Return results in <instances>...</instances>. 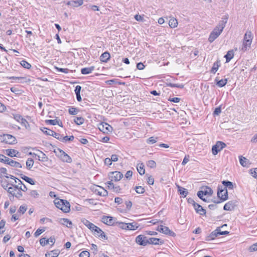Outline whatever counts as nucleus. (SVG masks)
I'll use <instances>...</instances> for the list:
<instances>
[{
    "label": "nucleus",
    "instance_id": "b1692460",
    "mask_svg": "<svg viewBox=\"0 0 257 257\" xmlns=\"http://www.w3.org/2000/svg\"><path fill=\"white\" fill-rule=\"evenodd\" d=\"M6 154L11 157H18L19 152L15 149H9L6 150Z\"/></svg>",
    "mask_w": 257,
    "mask_h": 257
},
{
    "label": "nucleus",
    "instance_id": "423d86ee",
    "mask_svg": "<svg viewBox=\"0 0 257 257\" xmlns=\"http://www.w3.org/2000/svg\"><path fill=\"white\" fill-rule=\"evenodd\" d=\"M54 152L56 155L61 159V160L67 163H71L72 162L71 158L63 150H61L59 148H57L54 150Z\"/></svg>",
    "mask_w": 257,
    "mask_h": 257
},
{
    "label": "nucleus",
    "instance_id": "f704fd0d",
    "mask_svg": "<svg viewBox=\"0 0 257 257\" xmlns=\"http://www.w3.org/2000/svg\"><path fill=\"white\" fill-rule=\"evenodd\" d=\"M234 54L232 50L228 51L224 57L226 58V62H228L233 57Z\"/></svg>",
    "mask_w": 257,
    "mask_h": 257
},
{
    "label": "nucleus",
    "instance_id": "774afa93",
    "mask_svg": "<svg viewBox=\"0 0 257 257\" xmlns=\"http://www.w3.org/2000/svg\"><path fill=\"white\" fill-rule=\"evenodd\" d=\"M111 162H116L118 160V156L115 154L112 155L110 158Z\"/></svg>",
    "mask_w": 257,
    "mask_h": 257
},
{
    "label": "nucleus",
    "instance_id": "6e6d98bb",
    "mask_svg": "<svg viewBox=\"0 0 257 257\" xmlns=\"http://www.w3.org/2000/svg\"><path fill=\"white\" fill-rule=\"evenodd\" d=\"M21 178L28 182L29 184L32 185V179L29 178L25 175L21 176Z\"/></svg>",
    "mask_w": 257,
    "mask_h": 257
},
{
    "label": "nucleus",
    "instance_id": "e2e57ef3",
    "mask_svg": "<svg viewBox=\"0 0 257 257\" xmlns=\"http://www.w3.org/2000/svg\"><path fill=\"white\" fill-rule=\"evenodd\" d=\"M147 182L149 185H153L154 183V179L152 176H148Z\"/></svg>",
    "mask_w": 257,
    "mask_h": 257
},
{
    "label": "nucleus",
    "instance_id": "473e14b6",
    "mask_svg": "<svg viewBox=\"0 0 257 257\" xmlns=\"http://www.w3.org/2000/svg\"><path fill=\"white\" fill-rule=\"evenodd\" d=\"M233 208L234 205L233 202L229 201L224 205L223 209L226 211H230L233 209Z\"/></svg>",
    "mask_w": 257,
    "mask_h": 257
},
{
    "label": "nucleus",
    "instance_id": "8fccbe9b",
    "mask_svg": "<svg viewBox=\"0 0 257 257\" xmlns=\"http://www.w3.org/2000/svg\"><path fill=\"white\" fill-rule=\"evenodd\" d=\"M101 192H99V195L102 196H106L108 194L107 191L103 188H99Z\"/></svg>",
    "mask_w": 257,
    "mask_h": 257
},
{
    "label": "nucleus",
    "instance_id": "4be33fe9",
    "mask_svg": "<svg viewBox=\"0 0 257 257\" xmlns=\"http://www.w3.org/2000/svg\"><path fill=\"white\" fill-rule=\"evenodd\" d=\"M196 205L193 207L195 209L196 212L200 215H203L206 214V210L199 204L196 203Z\"/></svg>",
    "mask_w": 257,
    "mask_h": 257
},
{
    "label": "nucleus",
    "instance_id": "58836bf2",
    "mask_svg": "<svg viewBox=\"0 0 257 257\" xmlns=\"http://www.w3.org/2000/svg\"><path fill=\"white\" fill-rule=\"evenodd\" d=\"M158 138L151 137L147 140V143L149 144H153L157 142Z\"/></svg>",
    "mask_w": 257,
    "mask_h": 257
},
{
    "label": "nucleus",
    "instance_id": "e433bc0d",
    "mask_svg": "<svg viewBox=\"0 0 257 257\" xmlns=\"http://www.w3.org/2000/svg\"><path fill=\"white\" fill-rule=\"evenodd\" d=\"M239 163L243 167H246L247 165V159L242 156L239 157Z\"/></svg>",
    "mask_w": 257,
    "mask_h": 257
},
{
    "label": "nucleus",
    "instance_id": "a878e982",
    "mask_svg": "<svg viewBox=\"0 0 257 257\" xmlns=\"http://www.w3.org/2000/svg\"><path fill=\"white\" fill-rule=\"evenodd\" d=\"M11 185L12 186H10L8 187L7 191L13 195V194H15V192H16V190H17V189L19 187V185H15L14 182H11Z\"/></svg>",
    "mask_w": 257,
    "mask_h": 257
},
{
    "label": "nucleus",
    "instance_id": "09e8293b",
    "mask_svg": "<svg viewBox=\"0 0 257 257\" xmlns=\"http://www.w3.org/2000/svg\"><path fill=\"white\" fill-rule=\"evenodd\" d=\"M137 193L142 194L145 192V189L142 186H137L135 188Z\"/></svg>",
    "mask_w": 257,
    "mask_h": 257
},
{
    "label": "nucleus",
    "instance_id": "4d7b16f0",
    "mask_svg": "<svg viewBox=\"0 0 257 257\" xmlns=\"http://www.w3.org/2000/svg\"><path fill=\"white\" fill-rule=\"evenodd\" d=\"M89 252L88 251L84 250L82 251L80 254V257H89Z\"/></svg>",
    "mask_w": 257,
    "mask_h": 257
},
{
    "label": "nucleus",
    "instance_id": "7ed1b4c3",
    "mask_svg": "<svg viewBox=\"0 0 257 257\" xmlns=\"http://www.w3.org/2000/svg\"><path fill=\"white\" fill-rule=\"evenodd\" d=\"M217 190V196L220 199V200L213 201L215 204L220 203L228 199L227 190L225 187H223L222 186L219 185Z\"/></svg>",
    "mask_w": 257,
    "mask_h": 257
},
{
    "label": "nucleus",
    "instance_id": "6e6552de",
    "mask_svg": "<svg viewBox=\"0 0 257 257\" xmlns=\"http://www.w3.org/2000/svg\"><path fill=\"white\" fill-rule=\"evenodd\" d=\"M213 194V190L208 187H205L202 188V190L197 192V196L199 198H202L203 195H208L210 196Z\"/></svg>",
    "mask_w": 257,
    "mask_h": 257
},
{
    "label": "nucleus",
    "instance_id": "bb28decb",
    "mask_svg": "<svg viewBox=\"0 0 257 257\" xmlns=\"http://www.w3.org/2000/svg\"><path fill=\"white\" fill-rule=\"evenodd\" d=\"M94 66L83 68L81 69V72L82 74H88L91 73L94 70Z\"/></svg>",
    "mask_w": 257,
    "mask_h": 257
},
{
    "label": "nucleus",
    "instance_id": "2f4dec72",
    "mask_svg": "<svg viewBox=\"0 0 257 257\" xmlns=\"http://www.w3.org/2000/svg\"><path fill=\"white\" fill-rule=\"evenodd\" d=\"M220 61L217 60L214 63L213 65L211 70V72L212 73L215 74L216 72L218 69L219 67L220 66Z\"/></svg>",
    "mask_w": 257,
    "mask_h": 257
},
{
    "label": "nucleus",
    "instance_id": "864d4df0",
    "mask_svg": "<svg viewBox=\"0 0 257 257\" xmlns=\"http://www.w3.org/2000/svg\"><path fill=\"white\" fill-rule=\"evenodd\" d=\"M52 136L56 138L58 140L62 141L63 136L60 134L56 133L54 132V134L52 135Z\"/></svg>",
    "mask_w": 257,
    "mask_h": 257
},
{
    "label": "nucleus",
    "instance_id": "052dcab7",
    "mask_svg": "<svg viewBox=\"0 0 257 257\" xmlns=\"http://www.w3.org/2000/svg\"><path fill=\"white\" fill-rule=\"evenodd\" d=\"M13 196H16L17 198H20L22 196V194L20 190H19L18 188L17 190H16V192H15V194H13Z\"/></svg>",
    "mask_w": 257,
    "mask_h": 257
},
{
    "label": "nucleus",
    "instance_id": "69168bd1",
    "mask_svg": "<svg viewBox=\"0 0 257 257\" xmlns=\"http://www.w3.org/2000/svg\"><path fill=\"white\" fill-rule=\"evenodd\" d=\"M137 67L139 70H142L145 68V65L143 63L140 62L137 64Z\"/></svg>",
    "mask_w": 257,
    "mask_h": 257
},
{
    "label": "nucleus",
    "instance_id": "c756f323",
    "mask_svg": "<svg viewBox=\"0 0 257 257\" xmlns=\"http://www.w3.org/2000/svg\"><path fill=\"white\" fill-rule=\"evenodd\" d=\"M176 186L178 188V191L180 192V194L183 195V197H185L188 193L187 189L180 186L178 185H176Z\"/></svg>",
    "mask_w": 257,
    "mask_h": 257
},
{
    "label": "nucleus",
    "instance_id": "4c0bfd02",
    "mask_svg": "<svg viewBox=\"0 0 257 257\" xmlns=\"http://www.w3.org/2000/svg\"><path fill=\"white\" fill-rule=\"evenodd\" d=\"M137 170L141 175H144L145 173L144 165L143 163L141 164L139 167H137Z\"/></svg>",
    "mask_w": 257,
    "mask_h": 257
},
{
    "label": "nucleus",
    "instance_id": "2eb2a0df",
    "mask_svg": "<svg viewBox=\"0 0 257 257\" xmlns=\"http://www.w3.org/2000/svg\"><path fill=\"white\" fill-rule=\"evenodd\" d=\"M55 238L51 237L47 239L46 238H42L40 240V243L42 246H45L50 242L51 243V245H53L55 243Z\"/></svg>",
    "mask_w": 257,
    "mask_h": 257
},
{
    "label": "nucleus",
    "instance_id": "c9c22d12",
    "mask_svg": "<svg viewBox=\"0 0 257 257\" xmlns=\"http://www.w3.org/2000/svg\"><path fill=\"white\" fill-rule=\"evenodd\" d=\"M9 165H10L12 167L18 168H22V165L19 162L15 161L13 160H12V161H10V162L9 163Z\"/></svg>",
    "mask_w": 257,
    "mask_h": 257
},
{
    "label": "nucleus",
    "instance_id": "3c124183",
    "mask_svg": "<svg viewBox=\"0 0 257 257\" xmlns=\"http://www.w3.org/2000/svg\"><path fill=\"white\" fill-rule=\"evenodd\" d=\"M45 231V228H43V229H38L35 232V236L36 237L39 236L41 233H42L43 232Z\"/></svg>",
    "mask_w": 257,
    "mask_h": 257
},
{
    "label": "nucleus",
    "instance_id": "f3484780",
    "mask_svg": "<svg viewBox=\"0 0 257 257\" xmlns=\"http://www.w3.org/2000/svg\"><path fill=\"white\" fill-rule=\"evenodd\" d=\"M148 244H162L164 243L163 240L161 239L155 238V237H150L148 238Z\"/></svg>",
    "mask_w": 257,
    "mask_h": 257
},
{
    "label": "nucleus",
    "instance_id": "680f3d73",
    "mask_svg": "<svg viewBox=\"0 0 257 257\" xmlns=\"http://www.w3.org/2000/svg\"><path fill=\"white\" fill-rule=\"evenodd\" d=\"M249 250L251 252L256 251L257 250V242L252 244V245H251L249 248Z\"/></svg>",
    "mask_w": 257,
    "mask_h": 257
},
{
    "label": "nucleus",
    "instance_id": "412c9836",
    "mask_svg": "<svg viewBox=\"0 0 257 257\" xmlns=\"http://www.w3.org/2000/svg\"><path fill=\"white\" fill-rule=\"evenodd\" d=\"M83 0L72 1L68 2L66 5L72 7H77L83 4Z\"/></svg>",
    "mask_w": 257,
    "mask_h": 257
},
{
    "label": "nucleus",
    "instance_id": "a19ab883",
    "mask_svg": "<svg viewBox=\"0 0 257 257\" xmlns=\"http://www.w3.org/2000/svg\"><path fill=\"white\" fill-rule=\"evenodd\" d=\"M1 157L2 158V160H1L0 162L4 163L5 164H7L9 165V163L10 162V161H12V159H10L8 157H7L3 155V156H1Z\"/></svg>",
    "mask_w": 257,
    "mask_h": 257
},
{
    "label": "nucleus",
    "instance_id": "37998d69",
    "mask_svg": "<svg viewBox=\"0 0 257 257\" xmlns=\"http://www.w3.org/2000/svg\"><path fill=\"white\" fill-rule=\"evenodd\" d=\"M1 185L3 187L4 189L7 191L8 187H9V185H11V183L7 182V181H1Z\"/></svg>",
    "mask_w": 257,
    "mask_h": 257
},
{
    "label": "nucleus",
    "instance_id": "aec40b11",
    "mask_svg": "<svg viewBox=\"0 0 257 257\" xmlns=\"http://www.w3.org/2000/svg\"><path fill=\"white\" fill-rule=\"evenodd\" d=\"M81 222L86 226H87L91 231H93L94 228L95 227L96 225H94L93 223L90 222L89 221L87 220L85 218H82L81 219Z\"/></svg>",
    "mask_w": 257,
    "mask_h": 257
},
{
    "label": "nucleus",
    "instance_id": "9d476101",
    "mask_svg": "<svg viewBox=\"0 0 257 257\" xmlns=\"http://www.w3.org/2000/svg\"><path fill=\"white\" fill-rule=\"evenodd\" d=\"M98 127L100 131L105 134H108L112 131V127L105 122H101L98 124Z\"/></svg>",
    "mask_w": 257,
    "mask_h": 257
},
{
    "label": "nucleus",
    "instance_id": "ddd939ff",
    "mask_svg": "<svg viewBox=\"0 0 257 257\" xmlns=\"http://www.w3.org/2000/svg\"><path fill=\"white\" fill-rule=\"evenodd\" d=\"M93 234L96 236H98L101 239H107V236L105 234L104 232L97 226H95L93 231H92Z\"/></svg>",
    "mask_w": 257,
    "mask_h": 257
},
{
    "label": "nucleus",
    "instance_id": "f03ea898",
    "mask_svg": "<svg viewBox=\"0 0 257 257\" xmlns=\"http://www.w3.org/2000/svg\"><path fill=\"white\" fill-rule=\"evenodd\" d=\"M54 203L58 208L64 212H69L70 210V204L67 200L57 198L54 200Z\"/></svg>",
    "mask_w": 257,
    "mask_h": 257
},
{
    "label": "nucleus",
    "instance_id": "5fc2aeb1",
    "mask_svg": "<svg viewBox=\"0 0 257 257\" xmlns=\"http://www.w3.org/2000/svg\"><path fill=\"white\" fill-rule=\"evenodd\" d=\"M250 174L252 176L255 178H257V168H254L250 170Z\"/></svg>",
    "mask_w": 257,
    "mask_h": 257
},
{
    "label": "nucleus",
    "instance_id": "79ce46f5",
    "mask_svg": "<svg viewBox=\"0 0 257 257\" xmlns=\"http://www.w3.org/2000/svg\"><path fill=\"white\" fill-rule=\"evenodd\" d=\"M41 130L44 134L51 136H52L54 132L53 131L48 129L45 127H44L43 129H42Z\"/></svg>",
    "mask_w": 257,
    "mask_h": 257
},
{
    "label": "nucleus",
    "instance_id": "393cba45",
    "mask_svg": "<svg viewBox=\"0 0 257 257\" xmlns=\"http://www.w3.org/2000/svg\"><path fill=\"white\" fill-rule=\"evenodd\" d=\"M218 230V229H216L215 230L213 231L208 236H206L205 240L209 241L215 239L216 237L218 236V234H217Z\"/></svg>",
    "mask_w": 257,
    "mask_h": 257
},
{
    "label": "nucleus",
    "instance_id": "de8ad7c7",
    "mask_svg": "<svg viewBox=\"0 0 257 257\" xmlns=\"http://www.w3.org/2000/svg\"><path fill=\"white\" fill-rule=\"evenodd\" d=\"M74 139V137L73 136H71L70 137H68V136H65V137H63V139H62V142H67V141H73Z\"/></svg>",
    "mask_w": 257,
    "mask_h": 257
},
{
    "label": "nucleus",
    "instance_id": "ea45409f",
    "mask_svg": "<svg viewBox=\"0 0 257 257\" xmlns=\"http://www.w3.org/2000/svg\"><path fill=\"white\" fill-rule=\"evenodd\" d=\"M74 121L78 125H80L83 123L84 119L82 117H77L74 119Z\"/></svg>",
    "mask_w": 257,
    "mask_h": 257
},
{
    "label": "nucleus",
    "instance_id": "603ef678",
    "mask_svg": "<svg viewBox=\"0 0 257 257\" xmlns=\"http://www.w3.org/2000/svg\"><path fill=\"white\" fill-rule=\"evenodd\" d=\"M78 111L77 109L76 108H74V107H71L69 109V113L72 115L76 114L77 113Z\"/></svg>",
    "mask_w": 257,
    "mask_h": 257
},
{
    "label": "nucleus",
    "instance_id": "0e129e2a",
    "mask_svg": "<svg viewBox=\"0 0 257 257\" xmlns=\"http://www.w3.org/2000/svg\"><path fill=\"white\" fill-rule=\"evenodd\" d=\"M168 100L173 102H179L180 100V98L179 97H173V98H169Z\"/></svg>",
    "mask_w": 257,
    "mask_h": 257
},
{
    "label": "nucleus",
    "instance_id": "7c9ffc66",
    "mask_svg": "<svg viewBox=\"0 0 257 257\" xmlns=\"http://www.w3.org/2000/svg\"><path fill=\"white\" fill-rule=\"evenodd\" d=\"M222 184L226 189L228 188L229 189H233L234 188L233 184L230 181L224 180L222 182Z\"/></svg>",
    "mask_w": 257,
    "mask_h": 257
},
{
    "label": "nucleus",
    "instance_id": "1a4fd4ad",
    "mask_svg": "<svg viewBox=\"0 0 257 257\" xmlns=\"http://www.w3.org/2000/svg\"><path fill=\"white\" fill-rule=\"evenodd\" d=\"M33 159L38 160L42 162H46L48 161V158L42 152L37 150V153H33Z\"/></svg>",
    "mask_w": 257,
    "mask_h": 257
},
{
    "label": "nucleus",
    "instance_id": "39448f33",
    "mask_svg": "<svg viewBox=\"0 0 257 257\" xmlns=\"http://www.w3.org/2000/svg\"><path fill=\"white\" fill-rule=\"evenodd\" d=\"M252 36L250 31H247L244 36V41L241 48L243 51H247L250 47Z\"/></svg>",
    "mask_w": 257,
    "mask_h": 257
},
{
    "label": "nucleus",
    "instance_id": "0eeeda50",
    "mask_svg": "<svg viewBox=\"0 0 257 257\" xmlns=\"http://www.w3.org/2000/svg\"><path fill=\"white\" fill-rule=\"evenodd\" d=\"M226 144L221 141H217L215 145L212 147V153L214 155H217L218 152L221 151L226 147Z\"/></svg>",
    "mask_w": 257,
    "mask_h": 257
},
{
    "label": "nucleus",
    "instance_id": "f257e3e1",
    "mask_svg": "<svg viewBox=\"0 0 257 257\" xmlns=\"http://www.w3.org/2000/svg\"><path fill=\"white\" fill-rule=\"evenodd\" d=\"M227 17L222 18L219 21L218 24L215 27L210 33L208 38V41L210 43L213 42L222 33L225 25L227 22Z\"/></svg>",
    "mask_w": 257,
    "mask_h": 257
},
{
    "label": "nucleus",
    "instance_id": "5701e85b",
    "mask_svg": "<svg viewBox=\"0 0 257 257\" xmlns=\"http://www.w3.org/2000/svg\"><path fill=\"white\" fill-rule=\"evenodd\" d=\"M60 253L59 249H54L46 253L45 257H58Z\"/></svg>",
    "mask_w": 257,
    "mask_h": 257
},
{
    "label": "nucleus",
    "instance_id": "9b49d317",
    "mask_svg": "<svg viewBox=\"0 0 257 257\" xmlns=\"http://www.w3.org/2000/svg\"><path fill=\"white\" fill-rule=\"evenodd\" d=\"M109 179L111 180V181H119L122 177H123V174L118 171L112 172L109 174Z\"/></svg>",
    "mask_w": 257,
    "mask_h": 257
},
{
    "label": "nucleus",
    "instance_id": "c85d7f7f",
    "mask_svg": "<svg viewBox=\"0 0 257 257\" xmlns=\"http://www.w3.org/2000/svg\"><path fill=\"white\" fill-rule=\"evenodd\" d=\"M215 81L216 82V84L220 87L225 86L227 82V79L219 80L217 77L215 78Z\"/></svg>",
    "mask_w": 257,
    "mask_h": 257
},
{
    "label": "nucleus",
    "instance_id": "dca6fc26",
    "mask_svg": "<svg viewBox=\"0 0 257 257\" xmlns=\"http://www.w3.org/2000/svg\"><path fill=\"white\" fill-rule=\"evenodd\" d=\"M4 141L9 144H13L16 143V139L15 137L10 135H4Z\"/></svg>",
    "mask_w": 257,
    "mask_h": 257
},
{
    "label": "nucleus",
    "instance_id": "6ab92c4d",
    "mask_svg": "<svg viewBox=\"0 0 257 257\" xmlns=\"http://www.w3.org/2000/svg\"><path fill=\"white\" fill-rule=\"evenodd\" d=\"M59 222L61 224L65 226L68 228H71L72 227V222L67 218H61L60 219Z\"/></svg>",
    "mask_w": 257,
    "mask_h": 257
},
{
    "label": "nucleus",
    "instance_id": "338daca9",
    "mask_svg": "<svg viewBox=\"0 0 257 257\" xmlns=\"http://www.w3.org/2000/svg\"><path fill=\"white\" fill-rule=\"evenodd\" d=\"M221 108L220 107H218L216 108L213 112L214 115H219L221 113Z\"/></svg>",
    "mask_w": 257,
    "mask_h": 257
},
{
    "label": "nucleus",
    "instance_id": "20e7f679",
    "mask_svg": "<svg viewBox=\"0 0 257 257\" xmlns=\"http://www.w3.org/2000/svg\"><path fill=\"white\" fill-rule=\"evenodd\" d=\"M115 225L122 229L128 230H135L139 226L136 222L124 223L122 222H116Z\"/></svg>",
    "mask_w": 257,
    "mask_h": 257
},
{
    "label": "nucleus",
    "instance_id": "a211bd4d",
    "mask_svg": "<svg viewBox=\"0 0 257 257\" xmlns=\"http://www.w3.org/2000/svg\"><path fill=\"white\" fill-rule=\"evenodd\" d=\"M102 222L109 225H113L114 224L113 218L111 216H103L102 218Z\"/></svg>",
    "mask_w": 257,
    "mask_h": 257
},
{
    "label": "nucleus",
    "instance_id": "13d9d810",
    "mask_svg": "<svg viewBox=\"0 0 257 257\" xmlns=\"http://www.w3.org/2000/svg\"><path fill=\"white\" fill-rule=\"evenodd\" d=\"M46 122L52 125H56L58 123V120L57 119H49L46 120Z\"/></svg>",
    "mask_w": 257,
    "mask_h": 257
},
{
    "label": "nucleus",
    "instance_id": "cd10ccee",
    "mask_svg": "<svg viewBox=\"0 0 257 257\" xmlns=\"http://www.w3.org/2000/svg\"><path fill=\"white\" fill-rule=\"evenodd\" d=\"M109 53L105 52L101 54L100 57V60L102 62H106L110 58Z\"/></svg>",
    "mask_w": 257,
    "mask_h": 257
},
{
    "label": "nucleus",
    "instance_id": "bf43d9fd",
    "mask_svg": "<svg viewBox=\"0 0 257 257\" xmlns=\"http://www.w3.org/2000/svg\"><path fill=\"white\" fill-rule=\"evenodd\" d=\"M216 229H218V230H217V234H218V236L219 235H226L229 233V232L227 231H221L220 230V227H217Z\"/></svg>",
    "mask_w": 257,
    "mask_h": 257
},
{
    "label": "nucleus",
    "instance_id": "49530a36",
    "mask_svg": "<svg viewBox=\"0 0 257 257\" xmlns=\"http://www.w3.org/2000/svg\"><path fill=\"white\" fill-rule=\"evenodd\" d=\"M168 86H169L171 87H177L180 88H183L184 87V85L183 84H174L170 83L167 84Z\"/></svg>",
    "mask_w": 257,
    "mask_h": 257
},
{
    "label": "nucleus",
    "instance_id": "f8f14e48",
    "mask_svg": "<svg viewBox=\"0 0 257 257\" xmlns=\"http://www.w3.org/2000/svg\"><path fill=\"white\" fill-rule=\"evenodd\" d=\"M136 242L139 245L146 246L148 244V237L144 235H139L136 238Z\"/></svg>",
    "mask_w": 257,
    "mask_h": 257
},
{
    "label": "nucleus",
    "instance_id": "72a5a7b5",
    "mask_svg": "<svg viewBox=\"0 0 257 257\" xmlns=\"http://www.w3.org/2000/svg\"><path fill=\"white\" fill-rule=\"evenodd\" d=\"M169 25L172 28H175L178 26V21L175 18H172L169 22Z\"/></svg>",
    "mask_w": 257,
    "mask_h": 257
},
{
    "label": "nucleus",
    "instance_id": "4468645a",
    "mask_svg": "<svg viewBox=\"0 0 257 257\" xmlns=\"http://www.w3.org/2000/svg\"><path fill=\"white\" fill-rule=\"evenodd\" d=\"M157 230L158 231L162 232L165 234L170 235L172 236L175 235V233L173 231L169 229L168 227L163 226L162 225L159 226Z\"/></svg>",
    "mask_w": 257,
    "mask_h": 257
},
{
    "label": "nucleus",
    "instance_id": "a18cd8bd",
    "mask_svg": "<svg viewBox=\"0 0 257 257\" xmlns=\"http://www.w3.org/2000/svg\"><path fill=\"white\" fill-rule=\"evenodd\" d=\"M147 166L150 168H154L156 167V163L153 160H150L147 162Z\"/></svg>",
    "mask_w": 257,
    "mask_h": 257
},
{
    "label": "nucleus",
    "instance_id": "c03bdc74",
    "mask_svg": "<svg viewBox=\"0 0 257 257\" xmlns=\"http://www.w3.org/2000/svg\"><path fill=\"white\" fill-rule=\"evenodd\" d=\"M20 64L23 67L29 69L31 67V65L25 60L21 61Z\"/></svg>",
    "mask_w": 257,
    "mask_h": 257
}]
</instances>
